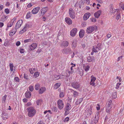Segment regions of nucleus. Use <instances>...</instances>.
<instances>
[{
  "instance_id": "f257e3e1",
  "label": "nucleus",
  "mask_w": 124,
  "mask_h": 124,
  "mask_svg": "<svg viewBox=\"0 0 124 124\" xmlns=\"http://www.w3.org/2000/svg\"><path fill=\"white\" fill-rule=\"evenodd\" d=\"M28 110V116L30 117H32L35 114L36 112V110L32 107H30L27 108Z\"/></svg>"
},
{
  "instance_id": "f03ea898",
  "label": "nucleus",
  "mask_w": 124,
  "mask_h": 124,
  "mask_svg": "<svg viewBox=\"0 0 124 124\" xmlns=\"http://www.w3.org/2000/svg\"><path fill=\"white\" fill-rule=\"evenodd\" d=\"M97 29V27L96 26H90L88 27L86 30V32L88 34L91 33L94 31H96Z\"/></svg>"
},
{
  "instance_id": "7ed1b4c3",
  "label": "nucleus",
  "mask_w": 124,
  "mask_h": 124,
  "mask_svg": "<svg viewBox=\"0 0 124 124\" xmlns=\"http://www.w3.org/2000/svg\"><path fill=\"white\" fill-rule=\"evenodd\" d=\"M102 46V44H101L98 43L96 46H93V47L92 50L95 53H97L101 49Z\"/></svg>"
},
{
  "instance_id": "20e7f679",
  "label": "nucleus",
  "mask_w": 124,
  "mask_h": 124,
  "mask_svg": "<svg viewBox=\"0 0 124 124\" xmlns=\"http://www.w3.org/2000/svg\"><path fill=\"white\" fill-rule=\"evenodd\" d=\"M69 13L70 17L72 19L75 18L76 16L75 12L74 10L72 8H70L69 10Z\"/></svg>"
},
{
  "instance_id": "39448f33",
  "label": "nucleus",
  "mask_w": 124,
  "mask_h": 124,
  "mask_svg": "<svg viewBox=\"0 0 124 124\" xmlns=\"http://www.w3.org/2000/svg\"><path fill=\"white\" fill-rule=\"evenodd\" d=\"M57 105L58 108L61 110L64 107V104L62 100L59 99L57 101Z\"/></svg>"
},
{
  "instance_id": "423d86ee",
  "label": "nucleus",
  "mask_w": 124,
  "mask_h": 124,
  "mask_svg": "<svg viewBox=\"0 0 124 124\" xmlns=\"http://www.w3.org/2000/svg\"><path fill=\"white\" fill-rule=\"evenodd\" d=\"M62 51L63 54H70L72 52V50L70 47L64 48Z\"/></svg>"
},
{
  "instance_id": "0eeeda50",
  "label": "nucleus",
  "mask_w": 124,
  "mask_h": 124,
  "mask_svg": "<svg viewBox=\"0 0 124 124\" xmlns=\"http://www.w3.org/2000/svg\"><path fill=\"white\" fill-rule=\"evenodd\" d=\"M72 86L76 89H78L80 88V85L78 82L74 81L71 84Z\"/></svg>"
},
{
  "instance_id": "6e6552de",
  "label": "nucleus",
  "mask_w": 124,
  "mask_h": 124,
  "mask_svg": "<svg viewBox=\"0 0 124 124\" xmlns=\"http://www.w3.org/2000/svg\"><path fill=\"white\" fill-rule=\"evenodd\" d=\"M23 23V21L22 20H20L16 23L15 28L17 29L21 27Z\"/></svg>"
},
{
  "instance_id": "1a4fd4ad",
  "label": "nucleus",
  "mask_w": 124,
  "mask_h": 124,
  "mask_svg": "<svg viewBox=\"0 0 124 124\" xmlns=\"http://www.w3.org/2000/svg\"><path fill=\"white\" fill-rule=\"evenodd\" d=\"M69 90L70 92L72 94L73 96L74 97H77L78 94V92L71 89H70Z\"/></svg>"
},
{
  "instance_id": "9d476101",
  "label": "nucleus",
  "mask_w": 124,
  "mask_h": 124,
  "mask_svg": "<svg viewBox=\"0 0 124 124\" xmlns=\"http://www.w3.org/2000/svg\"><path fill=\"white\" fill-rule=\"evenodd\" d=\"M77 32V29L76 28H74L70 32V35L73 37L76 35Z\"/></svg>"
},
{
  "instance_id": "9b49d317",
  "label": "nucleus",
  "mask_w": 124,
  "mask_h": 124,
  "mask_svg": "<svg viewBox=\"0 0 124 124\" xmlns=\"http://www.w3.org/2000/svg\"><path fill=\"white\" fill-rule=\"evenodd\" d=\"M29 27V25L28 24H26L24 28L20 31L19 33L22 34L23 32L25 31L28 29Z\"/></svg>"
},
{
  "instance_id": "f8f14e48",
  "label": "nucleus",
  "mask_w": 124,
  "mask_h": 124,
  "mask_svg": "<svg viewBox=\"0 0 124 124\" xmlns=\"http://www.w3.org/2000/svg\"><path fill=\"white\" fill-rule=\"evenodd\" d=\"M48 8L46 7H44L42 8L40 10L41 15L43 16L48 10Z\"/></svg>"
},
{
  "instance_id": "ddd939ff",
  "label": "nucleus",
  "mask_w": 124,
  "mask_h": 124,
  "mask_svg": "<svg viewBox=\"0 0 124 124\" xmlns=\"http://www.w3.org/2000/svg\"><path fill=\"white\" fill-rule=\"evenodd\" d=\"M40 9L39 7H37L33 8L32 10L31 13L33 14H36L37 13Z\"/></svg>"
},
{
  "instance_id": "4468645a",
  "label": "nucleus",
  "mask_w": 124,
  "mask_h": 124,
  "mask_svg": "<svg viewBox=\"0 0 124 124\" xmlns=\"http://www.w3.org/2000/svg\"><path fill=\"white\" fill-rule=\"evenodd\" d=\"M91 14L89 12H87L85 13L83 17V19L84 20H87L89 17L90 16Z\"/></svg>"
},
{
  "instance_id": "2eb2a0df",
  "label": "nucleus",
  "mask_w": 124,
  "mask_h": 124,
  "mask_svg": "<svg viewBox=\"0 0 124 124\" xmlns=\"http://www.w3.org/2000/svg\"><path fill=\"white\" fill-rule=\"evenodd\" d=\"M17 29H16L15 28H13L10 31L9 35L10 36H12L17 31Z\"/></svg>"
},
{
  "instance_id": "dca6fc26",
  "label": "nucleus",
  "mask_w": 124,
  "mask_h": 124,
  "mask_svg": "<svg viewBox=\"0 0 124 124\" xmlns=\"http://www.w3.org/2000/svg\"><path fill=\"white\" fill-rule=\"evenodd\" d=\"M69 44V42L67 41H63L61 45L62 47H67Z\"/></svg>"
},
{
  "instance_id": "f3484780",
  "label": "nucleus",
  "mask_w": 124,
  "mask_h": 124,
  "mask_svg": "<svg viewBox=\"0 0 124 124\" xmlns=\"http://www.w3.org/2000/svg\"><path fill=\"white\" fill-rule=\"evenodd\" d=\"M71 105L69 103H67L65 107L64 110L69 111L71 108Z\"/></svg>"
},
{
  "instance_id": "a211bd4d",
  "label": "nucleus",
  "mask_w": 124,
  "mask_h": 124,
  "mask_svg": "<svg viewBox=\"0 0 124 124\" xmlns=\"http://www.w3.org/2000/svg\"><path fill=\"white\" fill-rule=\"evenodd\" d=\"M65 22L68 24L70 25L72 24V21L70 18L66 17L65 18Z\"/></svg>"
},
{
  "instance_id": "6ab92c4d",
  "label": "nucleus",
  "mask_w": 124,
  "mask_h": 124,
  "mask_svg": "<svg viewBox=\"0 0 124 124\" xmlns=\"http://www.w3.org/2000/svg\"><path fill=\"white\" fill-rule=\"evenodd\" d=\"M37 44L35 43L31 44L30 46V48L31 50H34L37 47Z\"/></svg>"
},
{
  "instance_id": "aec40b11",
  "label": "nucleus",
  "mask_w": 124,
  "mask_h": 124,
  "mask_svg": "<svg viewBox=\"0 0 124 124\" xmlns=\"http://www.w3.org/2000/svg\"><path fill=\"white\" fill-rule=\"evenodd\" d=\"M85 34V31L83 29H81L80 30L79 33V35L80 38H82L84 36Z\"/></svg>"
},
{
  "instance_id": "412c9836",
  "label": "nucleus",
  "mask_w": 124,
  "mask_h": 124,
  "mask_svg": "<svg viewBox=\"0 0 124 124\" xmlns=\"http://www.w3.org/2000/svg\"><path fill=\"white\" fill-rule=\"evenodd\" d=\"M2 119L4 120H6L8 117V116L7 114L5 113H4L2 114Z\"/></svg>"
},
{
  "instance_id": "4be33fe9",
  "label": "nucleus",
  "mask_w": 124,
  "mask_h": 124,
  "mask_svg": "<svg viewBox=\"0 0 124 124\" xmlns=\"http://www.w3.org/2000/svg\"><path fill=\"white\" fill-rule=\"evenodd\" d=\"M46 88L44 87H41L39 91V93L42 94L46 90Z\"/></svg>"
},
{
  "instance_id": "5701e85b",
  "label": "nucleus",
  "mask_w": 124,
  "mask_h": 124,
  "mask_svg": "<svg viewBox=\"0 0 124 124\" xmlns=\"http://www.w3.org/2000/svg\"><path fill=\"white\" fill-rule=\"evenodd\" d=\"M101 13V11L99 10L94 14V16L95 17L98 18L100 16Z\"/></svg>"
},
{
  "instance_id": "b1692460",
  "label": "nucleus",
  "mask_w": 124,
  "mask_h": 124,
  "mask_svg": "<svg viewBox=\"0 0 124 124\" xmlns=\"http://www.w3.org/2000/svg\"><path fill=\"white\" fill-rule=\"evenodd\" d=\"M77 42L75 39L73 40L71 44V47L72 49L75 48L76 47Z\"/></svg>"
},
{
  "instance_id": "393cba45",
  "label": "nucleus",
  "mask_w": 124,
  "mask_h": 124,
  "mask_svg": "<svg viewBox=\"0 0 124 124\" xmlns=\"http://www.w3.org/2000/svg\"><path fill=\"white\" fill-rule=\"evenodd\" d=\"M94 58L93 56H89L87 58V62H92L93 60H94Z\"/></svg>"
},
{
  "instance_id": "a878e982",
  "label": "nucleus",
  "mask_w": 124,
  "mask_h": 124,
  "mask_svg": "<svg viewBox=\"0 0 124 124\" xmlns=\"http://www.w3.org/2000/svg\"><path fill=\"white\" fill-rule=\"evenodd\" d=\"M25 96L27 98H29L31 96V93L30 92L27 91L25 93Z\"/></svg>"
},
{
  "instance_id": "bb28decb",
  "label": "nucleus",
  "mask_w": 124,
  "mask_h": 124,
  "mask_svg": "<svg viewBox=\"0 0 124 124\" xmlns=\"http://www.w3.org/2000/svg\"><path fill=\"white\" fill-rule=\"evenodd\" d=\"M112 101L111 100H109L107 101L106 103V105L107 106V107H112Z\"/></svg>"
},
{
  "instance_id": "cd10ccee",
  "label": "nucleus",
  "mask_w": 124,
  "mask_h": 124,
  "mask_svg": "<svg viewBox=\"0 0 124 124\" xmlns=\"http://www.w3.org/2000/svg\"><path fill=\"white\" fill-rule=\"evenodd\" d=\"M92 113V111L90 109H88L86 112V114L88 116H90Z\"/></svg>"
},
{
  "instance_id": "c85d7f7f",
  "label": "nucleus",
  "mask_w": 124,
  "mask_h": 124,
  "mask_svg": "<svg viewBox=\"0 0 124 124\" xmlns=\"http://www.w3.org/2000/svg\"><path fill=\"white\" fill-rule=\"evenodd\" d=\"M98 113H97L94 118V123L95 124L97 123L98 120L99 116H98Z\"/></svg>"
},
{
  "instance_id": "c756f323",
  "label": "nucleus",
  "mask_w": 124,
  "mask_h": 124,
  "mask_svg": "<svg viewBox=\"0 0 124 124\" xmlns=\"http://www.w3.org/2000/svg\"><path fill=\"white\" fill-rule=\"evenodd\" d=\"M83 99L82 98H80L78 100H77L75 102V104L76 105H77L79 104L82 101Z\"/></svg>"
},
{
  "instance_id": "7c9ffc66",
  "label": "nucleus",
  "mask_w": 124,
  "mask_h": 124,
  "mask_svg": "<svg viewBox=\"0 0 124 124\" xmlns=\"http://www.w3.org/2000/svg\"><path fill=\"white\" fill-rule=\"evenodd\" d=\"M32 16V14L30 12H28L26 14V17L27 19L31 17Z\"/></svg>"
},
{
  "instance_id": "2f4dec72",
  "label": "nucleus",
  "mask_w": 124,
  "mask_h": 124,
  "mask_svg": "<svg viewBox=\"0 0 124 124\" xmlns=\"http://www.w3.org/2000/svg\"><path fill=\"white\" fill-rule=\"evenodd\" d=\"M117 16L116 17V19L117 20L121 18L120 13V12H117Z\"/></svg>"
},
{
  "instance_id": "473e14b6",
  "label": "nucleus",
  "mask_w": 124,
  "mask_h": 124,
  "mask_svg": "<svg viewBox=\"0 0 124 124\" xmlns=\"http://www.w3.org/2000/svg\"><path fill=\"white\" fill-rule=\"evenodd\" d=\"M61 85L60 83H57L55 84L54 85V87L55 89H57Z\"/></svg>"
},
{
  "instance_id": "72a5a7b5",
  "label": "nucleus",
  "mask_w": 124,
  "mask_h": 124,
  "mask_svg": "<svg viewBox=\"0 0 124 124\" xmlns=\"http://www.w3.org/2000/svg\"><path fill=\"white\" fill-rule=\"evenodd\" d=\"M9 64L10 70L11 72L13 71V68L14 67V65L13 64L10 63Z\"/></svg>"
},
{
  "instance_id": "f704fd0d",
  "label": "nucleus",
  "mask_w": 124,
  "mask_h": 124,
  "mask_svg": "<svg viewBox=\"0 0 124 124\" xmlns=\"http://www.w3.org/2000/svg\"><path fill=\"white\" fill-rule=\"evenodd\" d=\"M40 85L39 84H37L35 85V88L36 90H38L40 87Z\"/></svg>"
},
{
  "instance_id": "c9c22d12",
  "label": "nucleus",
  "mask_w": 124,
  "mask_h": 124,
  "mask_svg": "<svg viewBox=\"0 0 124 124\" xmlns=\"http://www.w3.org/2000/svg\"><path fill=\"white\" fill-rule=\"evenodd\" d=\"M7 95H5L4 96L2 97V101L3 103H4L6 100Z\"/></svg>"
},
{
  "instance_id": "e433bc0d",
  "label": "nucleus",
  "mask_w": 124,
  "mask_h": 124,
  "mask_svg": "<svg viewBox=\"0 0 124 124\" xmlns=\"http://www.w3.org/2000/svg\"><path fill=\"white\" fill-rule=\"evenodd\" d=\"M35 68H31L29 70V71L31 74H33L35 71Z\"/></svg>"
},
{
  "instance_id": "4c0bfd02",
  "label": "nucleus",
  "mask_w": 124,
  "mask_h": 124,
  "mask_svg": "<svg viewBox=\"0 0 124 124\" xmlns=\"http://www.w3.org/2000/svg\"><path fill=\"white\" fill-rule=\"evenodd\" d=\"M117 96L116 95V92H115L112 94V97L113 99L116 98L117 97Z\"/></svg>"
},
{
  "instance_id": "58836bf2",
  "label": "nucleus",
  "mask_w": 124,
  "mask_h": 124,
  "mask_svg": "<svg viewBox=\"0 0 124 124\" xmlns=\"http://www.w3.org/2000/svg\"><path fill=\"white\" fill-rule=\"evenodd\" d=\"M39 73L38 72H36L34 73V76L35 78L38 77L39 75Z\"/></svg>"
},
{
  "instance_id": "ea45409f",
  "label": "nucleus",
  "mask_w": 124,
  "mask_h": 124,
  "mask_svg": "<svg viewBox=\"0 0 124 124\" xmlns=\"http://www.w3.org/2000/svg\"><path fill=\"white\" fill-rule=\"evenodd\" d=\"M60 78L59 76L55 75L54 76V79L55 80L59 79Z\"/></svg>"
},
{
  "instance_id": "a19ab883",
  "label": "nucleus",
  "mask_w": 124,
  "mask_h": 124,
  "mask_svg": "<svg viewBox=\"0 0 124 124\" xmlns=\"http://www.w3.org/2000/svg\"><path fill=\"white\" fill-rule=\"evenodd\" d=\"M17 18L16 17H15L13 19L11 20V22L13 23H15L16 20L17 19Z\"/></svg>"
},
{
  "instance_id": "79ce46f5",
  "label": "nucleus",
  "mask_w": 124,
  "mask_h": 124,
  "mask_svg": "<svg viewBox=\"0 0 124 124\" xmlns=\"http://www.w3.org/2000/svg\"><path fill=\"white\" fill-rule=\"evenodd\" d=\"M91 80L95 82L96 80V78L93 75H92L91 77Z\"/></svg>"
},
{
  "instance_id": "37998d69",
  "label": "nucleus",
  "mask_w": 124,
  "mask_h": 124,
  "mask_svg": "<svg viewBox=\"0 0 124 124\" xmlns=\"http://www.w3.org/2000/svg\"><path fill=\"white\" fill-rule=\"evenodd\" d=\"M64 95V93L62 91H60V93L59 96L61 97H63Z\"/></svg>"
},
{
  "instance_id": "c03bdc74",
  "label": "nucleus",
  "mask_w": 124,
  "mask_h": 124,
  "mask_svg": "<svg viewBox=\"0 0 124 124\" xmlns=\"http://www.w3.org/2000/svg\"><path fill=\"white\" fill-rule=\"evenodd\" d=\"M4 11L7 14H8L10 12L8 8H6L5 9Z\"/></svg>"
},
{
  "instance_id": "a18cd8bd",
  "label": "nucleus",
  "mask_w": 124,
  "mask_h": 124,
  "mask_svg": "<svg viewBox=\"0 0 124 124\" xmlns=\"http://www.w3.org/2000/svg\"><path fill=\"white\" fill-rule=\"evenodd\" d=\"M90 68V66L89 65L87 66L86 67H85V71L86 72L88 71L89 69Z\"/></svg>"
},
{
  "instance_id": "49530a36",
  "label": "nucleus",
  "mask_w": 124,
  "mask_h": 124,
  "mask_svg": "<svg viewBox=\"0 0 124 124\" xmlns=\"http://www.w3.org/2000/svg\"><path fill=\"white\" fill-rule=\"evenodd\" d=\"M112 107H107L106 109V111L108 113H109L110 111V110L111 108Z\"/></svg>"
},
{
  "instance_id": "de8ad7c7",
  "label": "nucleus",
  "mask_w": 124,
  "mask_h": 124,
  "mask_svg": "<svg viewBox=\"0 0 124 124\" xmlns=\"http://www.w3.org/2000/svg\"><path fill=\"white\" fill-rule=\"evenodd\" d=\"M79 73L80 75H82L83 73V70L82 69H80L79 70Z\"/></svg>"
},
{
  "instance_id": "09e8293b",
  "label": "nucleus",
  "mask_w": 124,
  "mask_h": 124,
  "mask_svg": "<svg viewBox=\"0 0 124 124\" xmlns=\"http://www.w3.org/2000/svg\"><path fill=\"white\" fill-rule=\"evenodd\" d=\"M89 84L90 85H92V86H95V83L94 82L91 80V81L89 83Z\"/></svg>"
},
{
  "instance_id": "8fccbe9b",
  "label": "nucleus",
  "mask_w": 124,
  "mask_h": 124,
  "mask_svg": "<svg viewBox=\"0 0 124 124\" xmlns=\"http://www.w3.org/2000/svg\"><path fill=\"white\" fill-rule=\"evenodd\" d=\"M31 41V39H26L24 41V42L25 43H27Z\"/></svg>"
},
{
  "instance_id": "3c124183",
  "label": "nucleus",
  "mask_w": 124,
  "mask_h": 124,
  "mask_svg": "<svg viewBox=\"0 0 124 124\" xmlns=\"http://www.w3.org/2000/svg\"><path fill=\"white\" fill-rule=\"evenodd\" d=\"M47 112L49 113L50 114H52V113L51 112L50 110H47L45 111L44 112V114H45Z\"/></svg>"
},
{
  "instance_id": "603ef678",
  "label": "nucleus",
  "mask_w": 124,
  "mask_h": 124,
  "mask_svg": "<svg viewBox=\"0 0 124 124\" xmlns=\"http://www.w3.org/2000/svg\"><path fill=\"white\" fill-rule=\"evenodd\" d=\"M52 108V110L55 112H56L57 111V108L55 107L54 106Z\"/></svg>"
},
{
  "instance_id": "864d4df0",
  "label": "nucleus",
  "mask_w": 124,
  "mask_h": 124,
  "mask_svg": "<svg viewBox=\"0 0 124 124\" xmlns=\"http://www.w3.org/2000/svg\"><path fill=\"white\" fill-rule=\"evenodd\" d=\"M41 102V100H39L37 101L36 103L37 105H39V104Z\"/></svg>"
},
{
  "instance_id": "5fc2aeb1",
  "label": "nucleus",
  "mask_w": 124,
  "mask_h": 124,
  "mask_svg": "<svg viewBox=\"0 0 124 124\" xmlns=\"http://www.w3.org/2000/svg\"><path fill=\"white\" fill-rule=\"evenodd\" d=\"M91 20L92 22H96V19L95 18H91Z\"/></svg>"
},
{
  "instance_id": "6e6d98bb",
  "label": "nucleus",
  "mask_w": 124,
  "mask_h": 124,
  "mask_svg": "<svg viewBox=\"0 0 124 124\" xmlns=\"http://www.w3.org/2000/svg\"><path fill=\"white\" fill-rule=\"evenodd\" d=\"M14 80L16 82H19V78L17 77H16L14 79Z\"/></svg>"
},
{
  "instance_id": "4d7b16f0",
  "label": "nucleus",
  "mask_w": 124,
  "mask_h": 124,
  "mask_svg": "<svg viewBox=\"0 0 124 124\" xmlns=\"http://www.w3.org/2000/svg\"><path fill=\"white\" fill-rule=\"evenodd\" d=\"M23 78L26 79H28V78L27 75L26 74H24L23 76Z\"/></svg>"
},
{
  "instance_id": "13d9d810",
  "label": "nucleus",
  "mask_w": 124,
  "mask_h": 124,
  "mask_svg": "<svg viewBox=\"0 0 124 124\" xmlns=\"http://www.w3.org/2000/svg\"><path fill=\"white\" fill-rule=\"evenodd\" d=\"M13 24V23L11 22H10L8 24L7 27H11L12 26Z\"/></svg>"
},
{
  "instance_id": "bf43d9fd",
  "label": "nucleus",
  "mask_w": 124,
  "mask_h": 124,
  "mask_svg": "<svg viewBox=\"0 0 124 124\" xmlns=\"http://www.w3.org/2000/svg\"><path fill=\"white\" fill-rule=\"evenodd\" d=\"M20 53H23L24 52V49L23 48L20 49Z\"/></svg>"
},
{
  "instance_id": "052dcab7",
  "label": "nucleus",
  "mask_w": 124,
  "mask_h": 124,
  "mask_svg": "<svg viewBox=\"0 0 124 124\" xmlns=\"http://www.w3.org/2000/svg\"><path fill=\"white\" fill-rule=\"evenodd\" d=\"M121 84V83H117V84L116 88L117 89H118L119 88V86Z\"/></svg>"
},
{
  "instance_id": "680f3d73",
  "label": "nucleus",
  "mask_w": 124,
  "mask_h": 124,
  "mask_svg": "<svg viewBox=\"0 0 124 124\" xmlns=\"http://www.w3.org/2000/svg\"><path fill=\"white\" fill-rule=\"evenodd\" d=\"M69 117H66L63 120V121L65 122L66 121H68L69 120Z\"/></svg>"
},
{
  "instance_id": "e2e57ef3",
  "label": "nucleus",
  "mask_w": 124,
  "mask_h": 124,
  "mask_svg": "<svg viewBox=\"0 0 124 124\" xmlns=\"http://www.w3.org/2000/svg\"><path fill=\"white\" fill-rule=\"evenodd\" d=\"M10 5V3L9 2L7 1L5 4V5L7 7H9Z\"/></svg>"
},
{
  "instance_id": "0e129e2a",
  "label": "nucleus",
  "mask_w": 124,
  "mask_h": 124,
  "mask_svg": "<svg viewBox=\"0 0 124 124\" xmlns=\"http://www.w3.org/2000/svg\"><path fill=\"white\" fill-rule=\"evenodd\" d=\"M29 90L30 91L32 92L33 90V87L32 86H30L29 87Z\"/></svg>"
},
{
  "instance_id": "69168bd1",
  "label": "nucleus",
  "mask_w": 124,
  "mask_h": 124,
  "mask_svg": "<svg viewBox=\"0 0 124 124\" xmlns=\"http://www.w3.org/2000/svg\"><path fill=\"white\" fill-rule=\"evenodd\" d=\"M31 104L30 102H28L25 105V106L26 107H28L31 105Z\"/></svg>"
},
{
  "instance_id": "338daca9",
  "label": "nucleus",
  "mask_w": 124,
  "mask_h": 124,
  "mask_svg": "<svg viewBox=\"0 0 124 124\" xmlns=\"http://www.w3.org/2000/svg\"><path fill=\"white\" fill-rule=\"evenodd\" d=\"M96 107L97 110H99L100 109V105L98 104H97Z\"/></svg>"
},
{
  "instance_id": "774afa93",
  "label": "nucleus",
  "mask_w": 124,
  "mask_h": 124,
  "mask_svg": "<svg viewBox=\"0 0 124 124\" xmlns=\"http://www.w3.org/2000/svg\"><path fill=\"white\" fill-rule=\"evenodd\" d=\"M65 112L64 113V115L65 116H66L69 113V111L64 110Z\"/></svg>"
}]
</instances>
